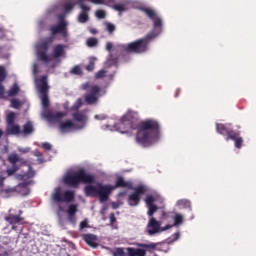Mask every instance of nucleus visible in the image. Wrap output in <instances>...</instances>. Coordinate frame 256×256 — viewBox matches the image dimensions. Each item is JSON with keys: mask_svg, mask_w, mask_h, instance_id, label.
Wrapping results in <instances>:
<instances>
[{"mask_svg": "<svg viewBox=\"0 0 256 256\" xmlns=\"http://www.w3.org/2000/svg\"><path fill=\"white\" fill-rule=\"evenodd\" d=\"M115 129L120 133H131V131H137L136 143L142 147H151L153 143L159 141V134L161 133V126L159 121L155 119H146L139 121L133 112H127L120 120L115 124Z\"/></svg>", "mask_w": 256, "mask_h": 256, "instance_id": "f257e3e1", "label": "nucleus"}, {"mask_svg": "<svg viewBox=\"0 0 256 256\" xmlns=\"http://www.w3.org/2000/svg\"><path fill=\"white\" fill-rule=\"evenodd\" d=\"M59 22L57 25H52L49 28V31L52 36L45 38L38 46H37V58L38 61H41L45 65H49L51 63V57L47 55L49 51V47H51V43L55 35H61L62 37H67V21H65V15L60 14L58 16Z\"/></svg>", "mask_w": 256, "mask_h": 256, "instance_id": "f03ea898", "label": "nucleus"}, {"mask_svg": "<svg viewBox=\"0 0 256 256\" xmlns=\"http://www.w3.org/2000/svg\"><path fill=\"white\" fill-rule=\"evenodd\" d=\"M119 187L131 189L132 184L131 182L125 181L123 177L119 176L116 179L114 186L110 184L103 185L101 183H98L96 186L87 185L84 188V193L86 197H98L100 203H105L106 201H109L111 193H113L115 189H119Z\"/></svg>", "mask_w": 256, "mask_h": 256, "instance_id": "7ed1b4c3", "label": "nucleus"}, {"mask_svg": "<svg viewBox=\"0 0 256 256\" xmlns=\"http://www.w3.org/2000/svg\"><path fill=\"white\" fill-rule=\"evenodd\" d=\"M157 34L149 32L144 38L138 39L129 44H121L116 48L117 53H145L149 47L151 39H155Z\"/></svg>", "mask_w": 256, "mask_h": 256, "instance_id": "20e7f679", "label": "nucleus"}, {"mask_svg": "<svg viewBox=\"0 0 256 256\" xmlns=\"http://www.w3.org/2000/svg\"><path fill=\"white\" fill-rule=\"evenodd\" d=\"M159 243H136V247H128L126 248H117L116 251L113 253V256H147V251L149 253L155 251Z\"/></svg>", "mask_w": 256, "mask_h": 256, "instance_id": "39448f33", "label": "nucleus"}, {"mask_svg": "<svg viewBox=\"0 0 256 256\" xmlns=\"http://www.w3.org/2000/svg\"><path fill=\"white\" fill-rule=\"evenodd\" d=\"M64 183L69 187H79L80 183L91 185L95 183V175L87 173L85 169H79L76 172L67 174L64 178Z\"/></svg>", "mask_w": 256, "mask_h": 256, "instance_id": "423d86ee", "label": "nucleus"}, {"mask_svg": "<svg viewBox=\"0 0 256 256\" xmlns=\"http://www.w3.org/2000/svg\"><path fill=\"white\" fill-rule=\"evenodd\" d=\"M141 11H143V13L153 21V30L150 31V33L154 32L156 37L160 35L161 31H163V20L161 17L157 16L155 10L151 8H142Z\"/></svg>", "mask_w": 256, "mask_h": 256, "instance_id": "0eeeda50", "label": "nucleus"}, {"mask_svg": "<svg viewBox=\"0 0 256 256\" xmlns=\"http://www.w3.org/2000/svg\"><path fill=\"white\" fill-rule=\"evenodd\" d=\"M17 115L15 112H10L6 116V135H21V126L19 124H15V119Z\"/></svg>", "mask_w": 256, "mask_h": 256, "instance_id": "6e6552de", "label": "nucleus"}, {"mask_svg": "<svg viewBox=\"0 0 256 256\" xmlns=\"http://www.w3.org/2000/svg\"><path fill=\"white\" fill-rule=\"evenodd\" d=\"M147 192V187L144 185H139L134 188V192L129 194L127 203L130 207H137L141 203V196L145 195Z\"/></svg>", "mask_w": 256, "mask_h": 256, "instance_id": "1a4fd4ad", "label": "nucleus"}, {"mask_svg": "<svg viewBox=\"0 0 256 256\" xmlns=\"http://www.w3.org/2000/svg\"><path fill=\"white\" fill-rule=\"evenodd\" d=\"M54 203H71L75 199V192L66 190L63 194L61 188H57L52 195Z\"/></svg>", "mask_w": 256, "mask_h": 256, "instance_id": "9d476101", "label": "nucleus"}, {"mask_svg": "<svg viewBox=\"0 0 256 256\" xmlns=\"http://www.w3.org/2000/svg\"><path fill=\"white\" fill-rule=\"evenodd\" d=\"M99 93H101V87L97 85L91 86L89 93L84 97L85 103L87 105H94V103H97V101H99V98L97 97Z\"/></svg>", "mask_w": 256, "mask_h": 256, "instance_id": "9b49d317", "label": "nucleus"}, {"mask_svg": "<svg viewBox=\"0 0 256 256\" xmlns=\"http://www.w3.org/2000/svg\"><path fill=\"white\" fill-rule=\"evenodd\" d=\"M77 5H79L82 12L78 15V23H87L89 21V11L91 8L85 5V0H78Z\"/></svg>", "mask_w": 256, "mask_h": 256, "instance_id": "f8f14e48", "label": "nucleus"}, {"mask_svg": "<svg viewBox=\"0 0 256 256\" xmlns=\"http://www.w3.org/2000/svg\"><path fill=\"white\" fill-rule=\"evenodd\" d=\"M160 231H161V223L157 221L155 217H151L147 225L148 235H156V233H159Z\"/></svg>", "mask_w": 256, "mask_h": 256, "instance_id": "ddd939ff", "label": "nucleus"}, {"mask_svg": "<svg viewBox=\"0 0 256 256\" xmlns=\"http://www.w3.org/2000/svg\"><path fill=\"white\" fill-rule=\"evenodd\" d=\"M216 131L220 135L226 136V141H229L230 136L235 134V131L229 125L219 123L216 124Z\"/></svg>", "mask_w": 256, "mask_h": 256, "instance_id": "4468645a", "label": "nucleus"}, {"mask_svg": "<svg viewBox=\"0 0 256 256\" xmlns=\"http://www.w3.org/2000/svg\"><path fill=\"white\" fill-rule=\"evenodd\" d=\"M59 129L61 133H71V131L77 129V126L73 122V120H65L60 122Z\"/></svg>", "mask_w": 256, "mask_h": 256, "instance_id": "2eb2a0df", "label": "nucleus"}, {"mask_svg": "<svg viewBox=\"0 0 256 256\" xmlns=\"http://www.w3.org/2000/svg\"><path fill=\"white\" fill-rule=\"evenodd\" d=\"M82 238H83V241H85V243L89 245V247H92L93 249H97V247H99V243H97V235L83 234Z\"/></svg>", "mask_w": 256, "mask_h": 256, "instance_id": "dca6fc26", "label": "nucleus"}, {"mask_svg": "<svg viewBox=\"0 0 256 256\" xmlns=\"http://www.w3.org/2000/svg\"><path fill=\"white\" fill-rule=\"evenodd\" d=\"M72 117L74 121L81 123V126L77 127V129H83V127H85V124L87 123V115H85V112L77 111L72 114Z\"/></svg>", "mask_w": 256, "mask_h": 256, "instance_id": "f3484780", "label": "nucleus"}, {"mask_svg": "<svg viewBox=\"0 0 256 256\" xmlns=\"http://www.w3.org/2000/svg\"><path fill=\"white\" fill-rule=\"evenodd\" d=\"M229 141H234L236 149L243 147V137H241L240 132H234V134L230 136Z\"/></svg>", "mask_w": 256, "mask_h": 256, "instance_id": "a211bd4d", "label": "nucleus"}, {"mask_svg": "<svg viewBox=\"0 0 256 256\" xmlns=\"http://www.w3.org/2000/svg\"><path fill=\"white\" fill-rule=\"evenodd\" d=\"M63 55H65V46L63 44H57L54 46L52 57L54 59H59V57H63Z\"/></svg>", "mask_w": 256, "mask_h": 256, "instance_id": "6ab92c4d", "label": "nucleus"}, {"mask_svg": "<svg viewBox=\"0 0 256 256\" xmlns=\"http://www.w3.org/2000/svg\"><path fill=\"white\" fill-rule=\"evenodd\" d=\"M5 221H7V223L10 225H17V223H21V221H23V217L20 215L8 214L5 216Z\"/></svg>", "mask_w": 256, "mask_h": 256, "instance_id": "aec40b11", "label": "nucleus"}, {"mask_svg": "<svg viewBox=\"0 0 256 256\" xmlns=\"http://www.w3.org/2000/svg\"><path fill=\"white\" fill-rule=\"evenodd\" d=\"M35 131V127L33 126V122L28 121L23 125V129L21 130L20 135H31Z\"/></svg>", "mask_w": 256, "mask_h": 256, "instance_id": "412c9836", "label": "nucleus"}, {"mask_svg": "<svg viewBox=\"0 0 256 256\" xmlns=\"http://www.w3.org/2000/svg\"><path fill=\"white\" fill-rule=\"evenodd\" d=\"M40 87H39V91L41 93V95H47V93H49V85L47 84V76H42L40 78Z\"/></svg>", "mask_w": 256, "mask_h": 256, "instance_id": "4be33fe9", "label": "nucleus"}, {"mask_svg": "<svg viewBox=\"0 0 256 256\" xmlns=\"http://www.w3.org/2000/svg\"><path fill=\"white\" fill-rule=\"evenodd\" d=\"M46 117L50 121H61V118L65 117V113L63 112L48 113Z\"/></svg>", "mask_w": 256, "mask_h": 256, "instance_id": "5701e85b", "label": "nucleus"}, {"mask_svg": "<svg viewBox=\"0 0 256 256\" xmlns=\"http://www.w3.org/2000/svg\"><path fill=\"white\" fill-rule=\"evenodd\" d=\"M107 63L110 67H112V65H117L119 63V56L110 53Z\"/></svg>", "mask_w": 256, "mask_h": 256, "instance_id": "b1692460", "label": "nucleus"}, {"mask_svg": "<svg viewBox=\"0 0 256 256\" xmlns=\"http://www.w3.org/2000/svg\"><path fill=\"white\" fill-rule=\"evenodd\" d=\"M19 85L17 83L13 84L12 87L8 91V97H15L17 93H19Z\"/></svg>", "mask_w": 256, "mask_h": 256, "instance_id": "393cba45", "label": "nucleus"}, {"mask_svg": "<svg viewBox=\"0 0 256 256\" xmlns=\"http://www.w3.org/2000/svg\"><path fill=\"white\" fill-rule=\"evenodd\" d=\"M8 161H9V163H11V165H17V163H19V161H21V158H19V155H17V154H10L8 156Z\"/></svg>", "mask_w": 256, "mask_h": 256, "instance_id": "a878e982", "label": "nucleus"}, {"mask_svg": "<svg viewBox=\"0 0 256 256\" xmlns=\"http://www.w3.org/2000/svg\"><path fill=\"white\" fill-rule=\"evenodd\" d=\"M177 205H180V207H184L185 209H191V201L187 199L178 200Z\"/></svg>", "mask_w": 256, "mask_h": 256, "instance_id": "bb28decb", "label": "nucleus"}, {"mask_svg": "<svg viewBox=\"0 0 256 256\" xmlns=\"http://www.w3.org/2000/svg\"><path fill=\"white\" fill-rule=\"evenodd\" d=\"M147 207H148V212H147L148 217H153V215H155V213H157L159 209V207H157V205L155 204Z\"/></svg>", "mask_w": 256, "mask_h": 256, "instance_id": "cd10ccee", "label": "nucleus"}, {"mask_svg": "<svg viewBox=\"0 0 256 256\" xmlns=\"http://www.w3.org/2000/svg\"><path fill=\"white\" fill-rule=\"evenodd\" d=\"M33 177H35V171L30 166L29 170L27 171V173L22 175V179H33Z\"/></svg>", "mask_w": 256, "mask_h": 256, "instance_id": "c85d7f7f", "label": "nucleus"}, {"mask_svg": "<svg viewBox=\"0 0 256 256\" xmlns=\"http://www.w3.org/2000/svg\"><path fill=\"white\" fill-rule=\"evenodd\" d=\"M7 79V70L4 66H0V84Z\"/></svg>", "mask_w": 256, "mask_h": 256, "instance_id": "c756f323", "label": "nucleus"}, {"mask_svg": "<svg viewBox=\"0 0 256 256\" xmlns=\"http://www.w3.org/2000/svg\"><path fill=\"white\" fill-rule=\"evenodd\" d=\"M145 203L147 205V207L151 206V205H155V197H153V195L148 194L145 198Z\"/></svg>", "mask_w": 256, "mask_h": 256, "instance_id": "7c9ffc66", "label": "nucleus"}, {"mask_svg": "<svg viewBox=\"0 0 256 256\" xmlns=\"http://www.w3.org/2000/svg\"><path fill=\"white\" fill-rule=\"evenodd\" d=\"M98 43L99 41L97 40V38H88L86 45L87 47H97Z\"/></svg>", "mask_w": 256, "mask_h": 256, "instance_id": "2f4dec72", "label": "nucleus"}, {"mask_svg": "<svg viewBox=\"0 0 256 256\" xmlns=\"http://www.w3.org/2000/svg\"><path fill=\"white\" fill-rule=\"evenodd\" d=\"M17 171H19V167H17V165H12L11 168H8L6 173L8 175V177H11V175H15V173H17Z\"/></svg>", "mask_w": 256, "mask_h": 256, "instance_id": "473e14b6", "label": "nucleus"}, {"mask_svg": "<svg viewBox=\"0 0 256 256\" xmlns=\"http://www.w3.org/2000/svg\"><path fill=\"white\" fill-rule=\"evenodd\" d=\"M77 211H78L77 205L71 204V205L68 207L67 213H68V215H77Z\"/></svg>", "mask_w": 256, "mask_h": 256, "instance_id": "72a5a7b5", "label": "nucleus"}, {"mask_svg": "<svg viewBox=\"0 0 256 256\" xmlns=\"http://www.w3.org/2000/svg\"><path fill=\"white\" fill-rule=\"evenodd\" d=\"M70 73H72V75H83V70H81V67L79 66H74Z\"/></svg>", "mask_w": 256, "mask_h": 256, "instance_id": "f704fd0d", "label": "nucleus"}, {"mask_svg": "<svg viewBox=\"0 0 256 256\" xmlns=\"http://www.w3.org/2000/svg\"><path fill=\"white\" fill-rule=\"evenodd\" d=\"M183 223V215L176 214L174 217V225H181Z\"/></svg>", "mask_w": 256, "mask_h": 256, "instance_id": "c9c22d12", "label": "nucleus"}, {"mask_svg": "<svg viewBox=\"0 0 256 256\" xmlns=\"http://www.w3.org/2000/svg\"><path fill=\"white\" fill-rule=\"evenodd\" d=\"M113 9H115V11H119L120 13H123V11H127V8L124 6V4H115L113 6Z\"/></svg>", "mask_w": 256, "mask_h": 256, "instance_id": "e433bc0d", "label": "nucleus"}, {"mask_svg": "<svg viewBox=\"0 0 256 256\" xmlns=\"http://www.w3.org/2000/svg\"><path fill=\"white\" fill-rule=\"evenodd\" d=\"M74 8H75V3H67L64 5L65 13H70V11H73Z\"/></svg>", "mask_w": 256, "mask_h": 256, "instance_id": "4c0bfd02", "label": "nucleus"}, {"mask_svg": "<svg viewBox=\"0 0 256 256\" xmlns=\"http://www.w3.org/2000/svg\"><path fill=\"white\" fill-rule=\"evenodd\" d=\"M42 106L47 109L49 107V97L47 94L42 95Z\"/></svg>", "mask_w": 256, "mask_h": 256, "instance_id": "58836bf2", "label": "nucleus"}, {"mask_svg": "<svg viewBox=\"0 0 256 256\" xmlns=\"http://www.w3.org/2000/svg\"><path fill=\"white\" fill-rule=\"evenodd\" d=\"M106 31L111 35L113 31H115V24L107 22L106 23Z\"/></svg>", "mask_w": 256, "mask_h": 256, "instance_id": "ea45409f", "label": "nucleus"}, {"mask_svg": "<svg viewBox=\"0 0 256 256\" xmlns=\"http://www.w3.org/2000/svg\"><path fill=\"white\" fill-rule=\"evenodd\" d=\"M11 107H13V109H19L21 107V101H19L17 99H12Z\"/></svg>", "mask_w": 256, "mask_h": 256, "instance_id": "a19ab883", "label": "nucleus"}, {"mask_svg": "<svg viewBox=\"0 0 256 256\" xmlns=\"http://www.w3.org/2000/svg\"><path fill=\"white\" fill-rule=\"evenodd\" d=\"M107 75V71L105 70H99L96 74L95 77L96 79H103Z\"/></svg>", "mask_w": 256, "mask_h": 256, "instance_id": "79ce46f5", "label": "nucleus"}, {"mask_svg": "<svg viewBox=\"0 0 256 256\" xmlns=\"http://www.w3.org/2000/svg\"><path fill=\"white\" fill-rule=\"evenodd\" d=\"M95 15L98 19H105L106 17L105 11L103 10H97Z\"/></svg>", "mask_w": 256, "mask_h": 256, "instance_id": "37998d69", "label": "nucleus"}, {"mask_svg": "<svg viewBox=\"0 0 256 256\" xmlns=\"http://www.w3.org/2000/svg\"><path fill=\"white\" fill-rule=\"evenodd\" d=\"M88 1V3H93L94 5H105V0H84Z\"/></svg>", "mask_w": 256, "mask_h": 256, "instance_id": "c03bdc74", "label": "nucleus"}, {"mask_svg": "<svg viewBox=\"0 0 256 256\" xmlns=\"http://www.w3.org/2000/svg\"><path fill=\"white\" fill-rule=\"evenodd\" d=\"M86 71H94L95 70V62L90 61L88 65L85 67Z\"/></svg>", "mask_w": 256, "mask_h": 256, "instance_id": "a18cd8bd", "label": "nucleus"}, {"mask_svg": "<svg viewBox=\"0 0 256 256\" xmlns=\"http://www.w3.org/2000/svg\"><path fill=\"white\" fill-rule=\"evenodd\" d=\"M42 149H45V151H51L52 146L50 143L44 142V143H42Z\"/></svg>", "mask_w": 256, "mask_h": 256, "instance_id": "49530a36", "label": "nucleus"}, {"mask_svg": "<svg viewBox=\"0 0 256 256\" xmlns=\"http://www.w3.org/2000/svg\"><path fill=\"white\" fill-rule=\"evenodd\" d=\"M109 219H110V225H115V223H117V218L115 217V213H111Z\"/></svg>", "mask_w": 256, "mask_h": 256, "instance_id": "de8ad7c7", "label": "nucleus"}, {"mask_svg": "<svg viewBox=\"0 0 256 256\" xmlns=\"http://www.w3.org/2000/svg\"><path fill=\"white\" fill-rule=\"evenodd\" d=\"M0 99H5V86L0 84Z\"/></svg>", "mask_w": 256, "mask_h": 256, "instance_id": "09e8293b", "label": "nucleus"}, {"mask_svg": "<svg viewBox=\"0 0 256 256\" xmlns=\"http://www.w3.org/2000/svg\"><path fill=\"white\" fill-rule=\"evenodd\" d=\"M68 221L70 223H75L77 221V218L75 217V215L68 214Z\"/></svg>", "mask_w": 256, "mask_h": 256, "instance_id": "8fccbe9b", "label": "nucleus"}, {"mask_svg": "<svg viewBox=\"0 0 256 256\" xmlns=\"http://www.w3.org/2000/svg\"><path fill=\"white\" fill-rule=\"evenodd\" d=\"M89 225V223L87 222V220H84L80 223V229H85L87 228Z\"/></svg>", "mask_w": 256, "mask_h": 256, "instance_id": "3c124183", "label": "nucleus"}, {"mask_svg": "<svg viewBox=\"0 0 256 256\" xmlns=\"http://www.w3.org/2000/svg\"><path fill=\"white\" fill-rule=\"evenodd\" d=\"M81 105H83V100L81 98H79L76 103H75V107L76 109H79V107H81Z\"/></svg>", "mask_w": 256, "mask_h": 256, "instance_id": "603ef678", "label": "nucleus"}, {"mask_svg": "<svg viewBox=\"0 0 256 256\" xmlns=\"http://www.w3.org/2000/svg\"><path fill=\"white\" fill-rule=\"evenodd\" d=\"M111 49H113V43H112V42H107V43H106V50H108L109 52H111Z\"/></svg>", "mask_w": 256, "mask_h": 256, "instance_id": "864d4df0", "label": "nucleus"}, {"mask_svg": "<svg viewBox=\"0 0 256 256\" xmlns=\"http://www.w3.org/2000/svg\"><path fill=\"white\" fill-rule=\"evenodd\" d=\"M89 87H91L90 84H89V82H87V83H85V84L82 85L83 91H87V89H89Z\"/></svg>", "mask_w": 256, "mask_h": 256, "instance_id": "5fc2aeb1", "label": "nucleus"}, {"mask_svg": "<svg viewBox=\"0 0 256 256\" xmlns=\"http://www.w3.org/2000/svg\"><path fill=\"white\" fill-rule=\"evenodd\" d=\"M95 119H107V116H100V115H95Z\"/></svg>", "mask_w": 256, "mask_h": 256, "instance_id": "6e6d98bb", "label": "nucleus"}, {"mask_svg": "<svg viewBox=\"0 0 256 256\" xmlns=\"http://www.w3.org/2000/svg\"><path fill=\"white\" fill-rule=\"evenodd\" d=\"M4 183H5V178L1 177L0 178V187H3Z\"/></svg>", "mask_w": 256, "mask_h": 256, "instance_id": "4d7b16f0", "label": "nucleus"}, {"mask_svg": "<svg viewBox=\"0 0 256 256\" xmlns=\"http://www.w3.org/2000/svg\"><path fill=\"white\" fill-rule=\"evenodd\" d=\"M179 95H181V89H177L175 92V97H178Z\"/></svg>", "mask_w": 256, "mask_h": 256, "instance_id": "13d9d810", "label": "nucleus"}, {"mask_svg": "<svg viewBox=\"0 0 256 256\" xmlns=\"http://www.w3.org/2000/svg\"><path fill=\"white\" fill-rule=\"evenodd\" d=\"M90 33H92V35H95L97 33V30L92 28V29H90Z\"/></svg>", "mask_w": 256, "mask_h": 256, "instance_id": "bf43d9fd", "label": "nucleus"}, {"mask_svg": "<svg viewBox=\"0 0 256 256\" xmlns=\"http://www.w3.org/2000/svg\"><path fill=\"white\" fill-rule=\"evenodd\" d=\"M174 239H179V233L174 234Z\"/></svg>", "mask_w": 256, "mask_h": 256, "instance_id": "052dcab7", "label": "nucleus"}, {"mask_svg": "<svg viewBox=\"0 0 256 256\" xmlns=\"http://www.w3.org/2000/svg\"><path fill=\"white\" fill-rule=\"evenodd\" d=\"M3 137V130L0 129V139Z\"/></svg>", "mask_w": 256, "mask_h": 256, "instance_id": "680f3d73", "label": "nucleus"}, {"mask_svg": "<svg viewBox=\"0 0 256 256\" xmlns=\"http://www.w3.org/2000/svg\"><path fill=\"white\" fill-rule=\"evenodd\" d=\"M51 67L52 69H55V67H57V64H52Z\"/></svg>", "mask_w": 256, "mask_h": 256, "instance_id": "e2e57ef3", "label": "nucleus"}, {"mask_svg": "<svg viewBox=\"0 0 256 256\" xmlns=\"http://www.w3.org/2000/svg\"><path fill=\"white\" fill-rule=\"evenodd\" d=\"M34 73H37V66H34Z\"/></svg>", "mask_w": 256, "mask_h": 256, "instance_id": "0e129e2a", "label": "nucleus"}, {"mask_svg": "<svg viewBox=\"0 0 256 256\" xmlns=\"http://www.w3.org/2000/svg\"><path fill=\"white\" fill-rule=\"evenodd\" d=\"M58 207H59V211H63V207H61V205H59Z\"/></svg>", "mask_w": 256, "mask_h": 256, "instance_id": "69168bd1", "label": "nucleus"}, {"mask_svg": "<svg viewBox=\"0 0 256 256\" xmlns=\"http://www.w3.org/2000/svg\"><path fill=\"white\" fill-rule=\"evenodd\" d=\"M19 213L21 214V213H23V212L20 210Z\"/></svg>", "mask_w": 256, "mask_h": 256, "instance_id": "338daca9", "label": "nucleus"}, {"mask_svg": "<svg viewBox=\"0 0 256 256\" xmlns=\"http://www.w3.org/2000/svg\"><path fill=\"white\" fill-rule=\"evenodd\" d=\"M38 157H41V154H38Z\"/></svg>", "mask_w": 256, "mask_h": 256, "instance_id": "774afa93", "label": "nucleus"}]
</instances>
